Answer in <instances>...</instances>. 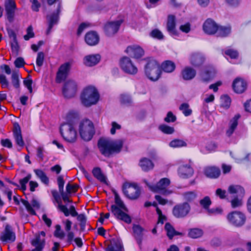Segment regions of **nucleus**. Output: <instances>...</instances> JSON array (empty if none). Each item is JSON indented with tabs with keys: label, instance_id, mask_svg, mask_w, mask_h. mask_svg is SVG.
Instances as JSON below:
<instances>
[{
	"label": "nucleus",
	"instance_id": "nucleus-1",
	"mask_svg": "<svg viewBox=\"0 0 251 251\" xmlns=\"http://www.w3.org/2000/svg\"><path fill=\"white\" fill-rule=\"evenodd\" d=\"M123 143V141L121 139L113 140L107 138H100L98 141V147L103 155L109 157L113 154L121 151Z\"/></svg>",
	"mask_w": 251,
	"mask_h": 251
},
{
	"label": "nucleus",
	"instance_id": "nucleus-2",
	"mask_svg": "<svg viewBox=\"0 0 251 251\" xmlns=\"http://www.w3.org/2000/svg\"><path fill=\"white\" fill-rule=\"evenodd\" d=\"M113 192L114 194L116 204L111 205V212L117 219L121 220L128 224H130L131 218L129 215L126 213L128 211L127 208L121 199L117 192L115 190Z\"/></svg>",
	"mask_w": 251,
	"mask_h": 251
},
{
	"label": "nucleus",
	"instance_id": "nucleus-3",
	"mask_svg": "<svg viewBox=\"0 0 251 251\" xmlns=\"http://www.w3.org/2000/svg\"><path fill=\"white\" fill-rule=\"evenodd\" d=\"M100 95L96 88L93 86L85 88L80 96L82 104L85 107H90L96 104L99 101Z\"/></svg>",
	"mask_w": 251,
	"mask_h": 251
},
{
	"label": "nucleus",
	"instance_id": "nucleus-4",
	"mask_svg": "<svg viewBox=\"0 0 251 251\" xmlns=\"http://www.w3.org/2000/svg\"><path fill=\"white\" fill-rule=\"evenodd\" d=\"M145 66V73L147 77L151 81H157L160 77L161 70L159 63L155 59L148 58Z\"/></svg>",
	"mask_w": 251,
	"mask_h": 251
},
{
	"label": "nucleus",
	"instance_id": "nucleus-5",
	"mask_svg": "<svg viewBox=\"0 0 251 251\" xmlns=\"http://www.w3.org/2000/svg\"><path fill=\"white\" fill-rule=\"evenodd\" d=\"M145 182L153 192L158 193L164 196H168L173 193L172 191L167 189L171 183L170 180L168 178H161L155 185H152L147 181H145Z\"/></svg>",
	"mask_w": 251,
	"mask_h": 251
},
{
	"label": "nucleus",
	"instance_id": "nucleus-6",
	"mask_svg": "<svg viewBox=\"0 0 251 251\" xmlns=\"http://www.w3.org/2000/svg\"><path fill=\"white\" fill-rule=\"evenodd\" d=\"M79 132L81 138L85 141H90L95 134L93 123L89 120H83L79 125Z\"/></svg>",
	"mask_w": 251,
	"mask_h": 251
},
{
	"label": "nucleus",
	"instance_id": "nucleus-7",
	"mask_svg": "<svg viewBox=\"0 0 251 251\" xmlns=\"http://www.w3.org/2000/svg\"><path fill=\"white\" fill-rule=\"evenodd\" d=\"M228 191L231 194H236L234 198L231 201V207L233 208L240 207L243 204L242 198L245 194L244 188L240 185H230Z\"/></svg>",
	"mask_w": 251,
	"mask_h": 251
},
{
	"label": "nucleus",
	"instance_id": "nucleus-8",
	"mask_svg": "<svg viewBox=\"0 0 251 251\" xmlns=\"http://www.w3.org/2000/svg\"><path fill=\"white\" fill-rule=\"evenodd\" d=\"M60 132L63 138L68 142L74 143L76 140L77 133L71 123L62 124Z\"/></svg>",
	"mask_w": 251,
	"mask_h": 251
},
{
	"label": "nucleus",
	"instance_id": "nucleus-9",
	"mask_svg": "<svg viewBox=\"0 0 251 251\" xmlns=\"http://www.w3.org/2000/svg\"><path fill=\"white\" fill-rule=\"evenodd\" d=\"M228 223L235 227L243 226L246 222V217L242 212L234 211L229 213L226 216Z\"/></svg>",
	"mask_w": 251,
	"mask_h": 251
},
{
	"label": "nucleus",
	"instance_id": "nucleus-10",
	"mask_svg": "<svg viewBox=\"0 0 251 251\" xmlns=\"http://www.w3.org/2000/svg\"><path fill=\"white\" fill-rule=\"evenodd\" d=\"M52 196L54 198L56 202L58 203L57 208L62 212H63L66 217L71 215L72 217H75L77 215L78 213L75 210V206L71 205L69 209L65 205H63L61 201L59 200L60 197L57 191L55 190L51 191Z\"/></svg>",
	"mask_w": 251,
	"mask_h": 251
},
{
	"label": "nucleus",
	"instance_id": "nucleus-11",
	"mask_svg": "<svg viewBox=\"0 0 251 251\" xmlns=\"http://www.w3.org/2000/svg\"><path fill=\"white\" fill-rule=\"evenodd\" d=\"M191 210V206L187 202H184L176 204L173 208V215L176 218L185 217Z\"/></svg>",
	"mask_w": 251,
	"mask_h": 251
},
{
	"label": "nucleus",
	"instance_id": "nucleus-12",
	"mask_svg": "<svg viewBox=\"0 0 251 251\" xmlns=\"http://www.w3.org/2000/svg\"><path fill=\"white\" fill-rule=\"evenodd\" d=\"M123 192L128 199L134 200L140 195V191L138 186L135 184L125 183L123 186Z\"/></svg>",
	"mask_w": 251,
	"mask_h": 251
},
{
	"label": "nucleus",
	"instance_id": "nucleus-13",
	"mask_svg": "<svg viewBox=\"0 0 251 251\" xmlns=\"http://www.w3.org/2000/svg\"><path fill=\"white\" fill-rule=\"evenodd\" d=\"M122 70L126 73L135 75L138 72L137 68L133 64L131 59L126 56L123 57L120 61Z\"/></svg>",
	"mask_w": 251,
	"mask_h": 251
},
{
	"label": "nucleus",
	"instance_id": "nucleus-14",
	"mask_svg": "<svg viewBox=\"0 0 251 251\" xmlns=\"http://www.w3.org/2000/svg\"><path fill=\"white\" fill-rule=\"evenodd\" d=\"M76 90V83L74 80H68L64 84L63 94L65 98H71L75 96Z\"/></svg>",
	"mask_w": 251,
	"mask_h": 251
},
{
	"label": "nucleus",
	"instance_id": "nucleus-15",
	"mask_svg": "<svg viewBox=\"0 0 251 251\" xmlns=\"http://www.w3.org/2000/svg\"><path fill=\"white\" fill-rule=\"evenodd\" d=\"M216 74V71L213 66H207L200 73V79L203 82L208 83L215 76Z\"/></svg>",
	"mask_w": 251,
	"mask_h": 251
},
{
	"label": "nucleus",
	"instance_id": "nucleus-16",
	"mask_svg": "<svg viewBox=\"0 0 251 251\" xmlns=\"http://www.w3.org/2000/svg\"><path fill=\"white\" fill-rule=\"evenodd\" d=\"M0 240L2 242L12 243L16 240V234L12 226L6 225L3 231L1 232Z\"/></svg>",
	"mask_w": 251,
	"mask_h": 251
},
{
	"label": "nucleus",
	"instance_id": "nucleus-17",
	"mask_svg": "<svg viewBox=\"0 0 251 251\" xmlns=\"http://www.w3.org/2000/svg\"><path fill=\"white\" fill-rule=\"evenodd\" d=\"M122 23L121 20L107 23L104 26L105 34L109 37L114 35L118 32Z\"/></svg>",
	"mask_w": 251,
	"mask_h": 251
},
{
	"label": "nucleus",
	"instance_id": "nucleus-18",
	"mask_svg": "<svg viewBox=\"0 0 251 251\" xmlns=\"http://www.w3.org/2000/svg\"><path fill=\"white\" fill-rule=\"evenodd\" d=\"M4 7L8 20L13 21L16 9V4L14 0H5Z\"/></svg>",
	"mask_w": 251,
	"mask_h": 251
},
{
	"label": "nucleus",
	"instance_id": "nucleus-19",
	"mask_svg": "<svg viewBox=\"0 0 251 251\" xmlns=\"http://www.w3.org/2000/svg\"><path fill=\"white\" fill-rule=\"evenodd\" d=\"M70 62H66L62 64L59 68L56 75V82L60 83L67 76L71 67Z\"/></svg>",
	"mask_w": 251,
	"mask_h": 251
},
{
	"label": "nucleus",
	"instance_id": "nucleus-20",
	"mask_svg": "<svg viewBox=\"0 0 251 251\" xmlns=\"http://www.w3.org/2000/svg\"><path fill=\"white\" fill-rule=\"evenodd\" d=\"M46 233L44 231H41L36 234L35 238L31 242V244L35 247L36 251H42L45 245Z\"/></svg>",
	"mask_w": 251,
	"mask_h": 251
},
{
	"label": "nucleus",
	"instance_id": "nucleus-21",
	"mask_svg": "<svg viewBox=\"0 0 251 251\" xmlns=\"http://www.w3.org/2000/svg\"><path fill=\"white\" fill-rule=\"evenodd\" d=\"M125 51L129 56L135 58L141 57L144 53V50L138 45H131L127 47Z\"/></svg>",
	"mask_w": 251,
	"mask_h": 251
},
{
	"label": "nucleus",
	"instance_id": "nucleus-22",
	"mask_svg": "<svg viewBox=\"0 0 251 251\" xmlns=\"http://www.w3.org/2000/svg\"><path fill=\"white\" fill-rule=\"evenodd\" d=\"M218 29V25L211 19H207L203 25V30L207 34H214L217 33Z\"/></svg>",
	"mask_w": 251,
	"mask_h": 251
},
{
	"label": "nucleus",
	"instance_id": "nucleus-23",
	"mask_svg": "<svg viewBox=\"0 0 251 251\" xmlns=\"http://www.w3.org/2000/svg\"><path fill=\"white\" fill-rule=\"evenodd\" d=\"M60 12V6L59 5L56 12H53L50 15H49L47 17V20L49 23V27L47 30V34H49L53 26L57 23L59 19V14Z\"/></svg>",
	"mask_w": 251,
	"mask_h": 251
},
{
	"label": "nucleus",
	"instance_id": "nucleus-24",
	"mask_svg": "<svg viewBox=\"0 0 251 251\" xmlns=\"http://www.w3.org/2000/svg\"><path fill=\"white\" fill-rule=\"evenodd\" d=\"M205 57L199 52H195L191 54L190 62L191 65L195 67L202 65L205 61Z\"/></svg>",
	"mask_w": 251,
	"mask_h": 251
},
{
	"label": "nucleus",
	"instance_id": "nucleus-25",
	"mask_svg": "<svg viewBox=\"0 0 251 251\" xmlns=\"http://www.w3.org/2000/svg\"><path fill=\"white\" fill-rule=\"evenodd\" d=\"M100 60L99 54H89L85 56L83 59L84 64L88 67H93L97 65Z\"/></svg>",
	"mask_w": 251,
	"mask_h": 251
},
{
	"label": "nucleus",
	"instance_id": "nucleus-26",
	"mask_svg": "<svg viewBox=\"0 0 251 251\" xmlns=\"http://www.w3.org/2000/svg\"><path fill=\"white\" fill-rule=\"evenodd\" d=\"M176 17L173 15L168 16L167 23V30L169 34L172 36H177L178 32L176 28Z\"/></svg>",
	"mask_w": 251,
	"mask_h": 251
},
{
	"label": "nucleus",
	"instance_id": "nucleus-27",
	"mask_svg": "<svg viewBox=\"0 0 251 251\" xmlns=\"http://www.w3.org/2000/svg\"><path fill=\"white\" fill-rule=\"evenodd\" d=\"M85 41L89 46H95L99 43L100 37L96 32L91 31L86 34Z\"/></svg>",
	"mask_w": 251,
	"mask_h": 251
},
{
	"label": "nucleus",
	"instance_id": "nucleus-28",
	"mask_svg": "<svg viewBox=\"0 0 251 251\" xmlns=\"http://www.w3.org/2000/svg\"><path fill=\"white\" fill-rule=\"evenodd\" d=\"M13 126V135L16 143L20 147H23L25 145V143L23 139L21 127L17 123H14Z\"/></svg>",
	"mask_w": 251,
	"mask_h": 251
},
{
	"label": "nucleus",
	"instance_id": "nucleus-29",
	"mask_svg": "<svg viewBox=\"0 0 251 251\" xmlns=\"http://www.w3.org/2000/svg\"><path fill=\"white\" fill-rule=\"evenodd\" d=\"M132 229L133 231V236L138 245L141 246L143 240V232L145 231V229L138 225H134Z\"/></svg>",
	"mask_w": 251,
	"mask_h": 251
},
{
	"label": "nucleus",
	"instance_id": "nucleus-30",
	"mask_svg": "<svg viewBox=\"0 0 251 251\" xmlns=\"http://www.w3.org/2000/svg\"><path fill=\"white\" fill-rule=\"evenodd\" d=\"M178 175L183 178H187L191 176L194 171L190 166L188 165L181 166L178 170Z\"/></svg>",
	"mask_w": 251,
	"mask_h": 251
},
{
	"label": "nucleus",
	"instance_id": "nucleus-31",
	"mask_svg": "<svg viewBox=\"0 0 251 251\" xmlns=\"http://www.w3.org/2000/svg\"><path fill=\"white\" fill-rule=\"evenodd\" d=\"M233 88L237 93H242L247 88V83L241 78H237L233 82Z\"/></svg>",
	"mask_w": 251,
	"mask_h": 251
},
{
	"label": "nucleus",
	"instance_id": "nucleus-32",
	"mask_svg": "<svg viewBox=\"0 0 251 251\" xmlns=\"http://www.w3.org/2000/svg\"><path fill=\"white\" fill-rule=\"evenodd\" d=\"M204 174L208 177L216 178L219 176L221 171L217 167L212 166L207 167L204 169Z\"/></svg>",
	"mask_w": 251,
	"mask_h": 251
},
{
	"label": "nucleus",
	"instance_id": "nucleus-33",
	"mask_svg": "<svg viewBox=\"0 0 251 251\" xmlns=\"http://www.w3.org/2000/svg\"><path fill=\"white\" fill-rule=\"evenodd\" d=\"M181 75L183 79L190 80L195 77L196 71L190 67H186L182 70Z\"/></svg>",
	"mask_w": 251,
	"mask_h": 251
},
{
	"label": "nucleus",
	"instance_id": "nucleus-34",
	"mask_svg": "<svg viewBox=\"0 0 251 251\" xmlns=\"http://www.w3.org/2000/svg\"><path fill=\"white\" fill-rule=\"evenodd\" d=\"M139 166L141 168L142 171L148 172L154 167V164L152 162L147 158H142L140 160L139 163Z\"/></svg>",
	"mask_w": 251,
	"mask_h": 251
},
{
	"label": "nucleus",
	"instance_id": "nucleus-35",
	"mask_svg": "<svg viewBox=\"0 0 251 251\" xmlns=\"http://www.w3.org/2000/svg\"><path fill=\"white\" fill-rule=\"evenodd\" d=\"M21 201L24 205L27 211L33 215L35 214V212L32 206L37 208H39L40 207L39 202L35 199H33L32 200L31 204H30L28 201L24 199H21Z\"/></svg>",
	"mask_w": 251,
	"mask_h": 251
},
{
	"label": "nucleus",
	"instance_id": "nucleus-36",
	"mask_svg": "<svg viewBox=\"0 0 251 251\" xmlns=\"http://www.w3.org/2000/svg\"><path fill=\"white\" fill-rule=\"evenodd\" d=\"M240 117V115H236L230 121L229 127L226 131V135L228 137H230L234 132L238 125V120Z\"/></svg>",
	"mask_w": 251,
	"mask_h": 251
},
{
	"label": "nucleus",
	"instance_id": "nucleus-37",
	"mask_svg": "<svg viewBox=\"0 0 251 251\" xmlns=\"http://www.w3.org/2000/svg\"><path fill=\"white\" fill-rule=\"evenodd\" d=\"M165 229L167 232V235L170 239H172L175 235H183L182 233L176 231L169 223H167L165 224Z\"/></svg>",
	"mask_w": 251,
	"mask_h": 251
},
{
	"label": "nucleus",
	"instance_id": "nucleus-38",
	"mask_svg": "<svg viewBox=\"0 0 251 251\" xmlns=\"http://www.w3.org/2000/svg\"><path fill=\"white\" fill-rule=\"evenodd\" d=\"M231 32L230 26H219L217 31V36L225 37L227 36Z\"/></svg>",
	"mask_w": 251,
	"mask_h": 251
},
{
	"label": "nucleus",
	"instance_id": "nucleus-39",
	"mask_svg": "<svg viewBox=\"0 0 251 251\" xmlns=\"http://www.w3.org/2000/svg\"><path fill=\"white\" fill-rule=\"evenodd\" d=\"M176 68L175 64L171 61H166L162 64L161 68L165 72L171 73Z\"/></svg>",
	"mask_w": 251,
	"mask_h": 251
},
{
	"label": "nucleus",
	"instance_id": "nucleus-40",
	"mask_svg": "<svg viewBox=\"0 0 251 251\" xmlns=\"http://www.w3.org/2000/svg\"><path fill=\"white\" fill-rule=\"evenodd\" d=\"M11 83L13 87L16 89H18L20 87V76L17 71H13L12 73Z\"/></svg>",
	"mask_w": 251,
	"mask_h": 251
},
{
	"label": "nucleus",
	"instance_id": "nucleus-41",
	"mask_svg": "<svg viewBox=\"0 0 251 251\" xmlns=\"http://www.w3.org/2000/svg\"><path fill=\"white\" fill-rule=\"evenodd\" d=\"M94 176L101 182L106 180L105 176L102 174L101 170L99 167L94 168L92 171Z\"/></svg>",
	"mask_w": 251,
	"mask_h": 251
},
{
	"label": "nucleus",
	"instance_id": "nucleus-42",
	"mask_svg": "<svg viewBox=\"0 0 251 251\" xmlns=\"http://www.w3.org/2000/svg\"><path fill=\"white\" fill-rule=\"evenodd\" d=\"M169 146L174 148H181L186 147L187 146V143L183 140L175 139L170 142Z\"/></svg>",
	"mask_w": 251,
	"mask_h": 251
},
{
	"label": "nucleus",
	"instance_id": "nucleus-43",
	"mask_svg": "<svg viewBox=\"0 0 251 251\" xmlns=\"http://www.w3.org/2000/svg\"><path fill=\"white\" fill-rule=\"evenodd\" d=\"M203 234L202 229L195 228L190 230L188 235L192 238H198L201 237Z\"/></svg>",
	"mask_w": 251,
	"mask_h": 251
},
{
	"label": "nucleus",
	"instance_id": "nucleus-44",
	"mask_svg": "<svg viewBox=\"0 0 251 251\" xmlns=\"http://www.w3.org/2000/svg\"><path fill=\"white\" fill-rule=\"evenodd\" d=\"M231 103L230 98L227 95H224L221 97L220 104L221 106L226 109L229 107Z\"/></svg>",
	"mask_w": 251,
	"mask_h": 251
},
{
	"label": "nucleus",
	"instance_id": "nucleus-45",
	"mask_svg": "<svg viewBox=\"0 0 251 251\" xmlns=\"http://www.w3.org/2000/svg\"><path fill=\"white\" fill-rule=\"evenodd\" d=\"M179 109L185 116H189L192 113V110L189 108V105L187 103H182L180 105Z\"/></svg>",
	"mask_w": 251,
	"mask_h": 251
},
{
	"label": "nucleus",
	"instance_id": "nucleus-46",
	"mask_svg": "<svg viewBox=\"0 0 251 251\" xmlns=\"http://www.w3.org/2000/svg\"><path fill=\"white\" fill-rule=\"evenodd\" d=\"M123 248L122 244L120 242H117L113 245H108L106 251H122Z\"/></svg>",
	"mask_w": 251,
	"mask_h": 251
},
{
	"label": "nucleus",
	"instance_id": "nucleus-47",
	"mask_svg": "<svg viewBox=\"0 0 251 251\" xmlns=\"http://www.w3.org/2000/svg\"><path fill=\"white\" fill-rule=\"evenodd\" d=\"M77 219L80 222L81 230L84 231L85 228L87 218L84 214H77Z\"/></svg>",
	"mask_w": 251,
	"mask_h": 251
},
{
	"label": "nucleus",
	"instance_id": "nucleus-48",
	"mask_svg": "<svg viewBox=\"0 0 251 251\" xmlns=\"http://www.w3.org/2000/svg\"><path fill=\"white\" fill-rule=\"evenodd\" d=\"M159 129L165 134H171L174 132L175 129L173 127L166 125H162L159 126Z\"/></svg>",
	"mask_w": 251,
	"mask_h": 251
},
{
	"label": "nucleus",
	"instance_id": "nucleus-49",
	"mask_svg": "<svg viewBox=\"0 0 251 251\" xmlns=\"http://www.w3.org/2000/svg\"><path fill=\"white\" fill-rule=\"evenodd\" d=\"M201 205L205 209L207 210L211 204V201L209 197L206 196L200 201Z\"/></svg>",
	"mask_w": 251,
	"mask_h": 251
},
{
	"label": "nucleus",
	"instance_id": "nucleus-50",
	"mask_svg": "<svg viewBox=\"0 0 251 251\" xmlns=\"http://www.w3.org/2000/svg\"><path fill=\"white\" fill-rule=\"evenodd\" d=\"M0 83H1L2 88L10 89L9 82L7 79L6 76L3 74H0Z\"/></svg>",
	"mask_w": 251,
	"mask_h": 251
},
{
	"label": "nucleus",
	"instance_id": "nucleus-51",
	"mask_svg": "<svg viewBox=\"0 0 251 251\" xmlns=\"http://www.w3.org/2000/svg\"><path fill=\"white\" fill-rule=\"evenodd\" d=\"M79 186L76 184H70L68 183L66 187V191L68 194L75 193L78 188Z\"/></svg>",
	"mask_w": 251,
	"mask_h": 251
},
{
	"label": "nucleus",
	"instance_id": "nucleus-52",
	"mask_svg": "<svg viewBox=\"0 0 251 251\" xmlns=\"http://www.w3.org/2000/svg\"><path fill=\"white\" fill-rule=\"evenodd\" d=\"M183 196L186 201H191L196 198L197 195L194 192L190 191L183 193Z\"/></svg>",
	"mask_w": 251,
	"mask_h": 251
},
{
	"label": "nucleus",
	"instance_id": "nucleus-53",
	"mask_svg": "<svg viewBox=\"0 0 251 251\" xmlns=\"http://www.w3.org/2000/svg\"><path fill=\"white\" fill-rule=\"evenodd\" d=\"M150 34L151 37L157 38L159 40L162 39L164 37L161 31L157 29H155L152 30Z\"/></svg>",
	"mask_w": 251,
	"mask_h": 251
},
{
	"label": "nucleus",
	"instance_id": "nucleus-54",
	"mask_svg": "<svg viewBox=\"0 0 251 251\" xmlns=\"http://www.w3.org/2000/svg\"><path fill=\"white\" fill-rule=\"evenodd\" d=\"M44 60V53L43 52H39L37 54L36 58V65L38 67H41Z\"/></svg>",
	"mask_w": 251,
	"mask_h": 251
},
{
	"label": "nucleus",
	"instance_id": "nucleus-55",
	"mask_svg": "<svg viewBox=\"0 0 251 251\" xmlns=\"http://www.w3.org/2000/svg\"><path fill=\"white\" fill-rule=\"evenodd\" d=\"M31 177V175L28 174L26 177L20 180L19 182L21 185V188L23 190L26 189V184L28 182Z\"/></svg>",
	"mask_w": 251,
	"mask_h": 251
},
{
	"label": "nucleus",
	"instance_id": "nucleus-56",
	"mask_svg": "<svg viewBox=\"0 0 251 251\" xmlns=\"http://www.w3.org/2000/svg\"><path fill=\"white\" fill-rule=\"evenodd\" d=\"M57 181L59 192H63L64 191V185L65 184V181L64 180L63 176H58Z\"/></svg>",
	"mask_w": 251,
	"mask_h": 251
},
{
	"label": "nucleus",
	"instance_id": "nucleus-57",
	"mask_svg": "<svg viewBox=\"0 0 251 251\" xmlns=\"http://www.w3.org/2000/svg\"><path fill=\"white\" fill-rule=\"evenodd\" d=\"M24 85L27 88L29 92L31 93L32 92V80L29 77L26 78L24 80Z\"/></svg>",
	"mask_w": 251,
	"mask_h": 251
},
{
	"label": "nucleus",
	"instance_id": "nucleus-58",
	"mask_svg": "<svg viewBox=\"0 0 251 251\" xmlns=\"http://www.w3.org/2000/svg\"><path fill=\"white\" fill-rule=\"evenodd\" d=\"M208 214L210 215H217L221 214L223 212V210L219 207L213 208L211 209H209L206 210Z\"/></svg>",
	"mask_w": 251,
	"mask_h": 251
},
{
	"label": "nucleus",
	"instance_id": "nucleus-59",
	"mask_svg": "<svg viewBox=\"0 0 251 251\" xmlns=\"http://www.w3.org/2000/svg\"><path fill=\"white\" fill-rule=\"evenodd\" d=\"M225 54L230 57L231 58L235 59L238 55V53L236 50L231 49H228L225 51Z\"/></svg>",
	"mask_w": 251,
	"mask_h": 251
},
{
	"label": "nucleus",
	"instance_id": "nucleus-60",
	"mask_svg": "<svg viewBox=\"0 0 251 251\" xmlns=\"http://www.w3.org/2000/svg\"><path fill=\"white\" fill-rule=\"evenodd\" d=\"M27 34L24 37V39L26 41L28 40L30 38H32L34 36L31 26L28 27L26 30Z\"/></svg>",
	"mask_w": 251,
	"mask_h": 251
},
{
	"label": "nucleus",
	"instance_id": "nucleus-61",
	"mask_svg": "<svg viewBox=\"0 0 251 251\" xmlns=\"http://www.w3.org/2000/svg\"><path fill=\"white\" fill-rule=\"evenodd\" d=\"M131 97L127 95H121V102L123 104H129L131 102Z\"/></svg>",
	"mask_w": 251,
	"mask_h": 251
},
{
	"label": "nucleus",
	"instance_id": "nucleus-62",
	"mask_svg": "<svg viewBox=\"0 0 251 251\" xmlns=\"http://www.w3.org/2000/svg\"><path fill=\"white\" fill-rule=\"evenodd\" d=\"M176 117L174 115L172 112L170 111L167 113V116L165 118L164 120L167 123H170L174 122L176 121Z\"/></svg>",
	"mask_w": 251,
	"mask_h": 251
},
{
	"label": "nucleus",
	"instance_id": "nucleus-63",
	"mask_svg": "<svg viewBox=\"0 0 251 251\" xmlns=\"http://www.w3.org/2000/svg\"><path fill=\"white\" fill-rule=\"evenodd\" d=\"M112 127L110 129V133L114 135L116 133V129H120L121 126L117 123L116 122H112L111 123Z\"/></svg>",
	"mask_w": 251,
	"mask_h": 251
},
{
	"label": "nucleus",
	"instance_id": "nucleus-64",
	"mask_svg": "<svg viewBox=\"0 0 251 251\" xmlns=\"http://www.w3.org/2000/svg\"><path fill=\"white\" fill-rule=\"evenodd\" d=\"M179 29L182 32L187 33L189 32L191 30V25L190 23H187L184 25H181L179 27Z\"/></svg>",
	"mask_w": 251,
	"mask_h": 251
}]
</instances>
